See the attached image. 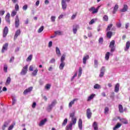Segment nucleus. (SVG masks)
<instances>
[{
  "instance_id": "nucleus-1",
  "label": "nucleus",
  "mask_w": 130,
  "mask_h": 130,
  "mask_svg": "<svg viewBox=\"0 0 130 130\" xmlns=\"http://www.w3.org/2000/svg\"><path fill=\"white\" fill-rule=\"evenodd\" d=\"M109 47L110 48V52L111 53L115 51V41H111V42L110 43Z\"/></svg>"
},
{
  "instance_id": "nucleus-41",
  "label": "nucleus",
  "mask_w": 130,
  "mask_h": 130,
  "mask_svg": "<svg viewBox=\"0 0 130 130\" xmlns=\"http://www.w3.org/2000/svg\"><path fill=\"white\" fill-rule=\"evenodd\" d=\"M67 123H68V118L64 119V120H63V121L62 123V125L63 126H64V125H66Z\"/></svg>"
},
{
  "instance_id": "nucleus-31",
  "label": "nucleus",
  "mask_w": 130,
  "mask_h": 130,
  "mask_svg": "<svg viewBox=\"0 0 130 130\" xmlns=\"http://www.w3.org/2000/svg\"><path fill=\"white\" fill-rule=\"evenodd\" d=\"M94 89H96L97 90H99V89H101V86L98 84H96L93 86Z\"/></svg>"
},
{
  "instance_id": "nucleus-27",
  "label": "nucleus",
  "mask_w": 130,
  "mask_h": 130,
  "mask_svg": "<svg viewBox=\"0 0 130 130\" xmlns=\"http://www.w3.org/2000/svg\"><path fill=\"white\" fill-rule=\"evenodd\" d=\"M129 46H130V42L127 41L126 43V47H125L124 50L125 51H126L127 50H128V49H129Z\"/></svg>"
},
{
  "instance_id": "nucleus-51",
  "label": "nucleus",
  "mask_w": 130,
  "mask_h": 130,
  "mask_svg": "<svg viewBox=\"0 0 130 130\" xmlns=\"http://www.w3.org/2000/svg\"><path fill=\"white\" fill-rule=\"evenodd\" d=\"M27 9H28V5H25L22 7V10H23V11H27Z\"/></svg>"
},
{
  "instance_id": "nucleus-53",
  "label": "nucleus",
  "mask_w": 130,
  "mask_h": 130,
  "mask_svg": "<svg viewBox=\"0 0 130 130\" xmlns=\"http://www.w3.org/2000/svg\"><path fill=\"white\" fill-rule=\"evenodd\" d=\"M55 104H56V100H54L52 102L51 105L53 107L54 106H55Z\"/></svg>"
},
{
  "instance_id": "nucleus-13",
  "label": "nucleus",
  "mask_w": 130,
  "mask_h": 130,
  "mask_svg": "<svg viewBox=\"0 0 130 130\" xmlns=\"http://www.w3.org/2000/svg\"><path fill=\"white\" fill-rule=\"evenodd\" d=\"M128 9V7L127 6V5L126 4H124L123 5V9L120 10V12H121L122 13H125V12L127 11Z\"/></svg>"
},
{
  "instance_id": "nucleus-61",
  "label": "nucleus",
  "mask_w": 130,
  "mask_h": 130,
  "mask_svg": "<svg viewBox=\"0 0 130 130\" xmlns=\"http://www.w3.org/2000/svg\"><path fill=\"white\" fill-rule=\"evenodd\" d=\"M94 23H95V20L92 19V20L89 22V25H92V24H94Z\"/></svg>"
},
{
  "instance_id": "nucleus-20",
  "label": "nucleus",
  "mask_w": 130,
  "mask_h": 130,
  "mask_svg": "<svg viewBox=\"0 0 130 130\" xmlns=\"http://www.w3.org/2000/svg\"><path fill=\"white\" fill-rule=\"evenodd\" d=\"M110 55H112V53H110V52H107L105 55V60H108L109 59V56H110Z\"/></svg>"
},
{
  "instance_id": "nucleus-8",
  "label": "nucleus",
  "mask_w": 130,
  "mask_h": 130,
  "mask_svg": "<svg viewBox=\"0 0 130 130\" xmlns=\"http://www.w3.org/2000/svg\"><path fill=\"white\" fill-rule=\"evenodd\" d=\"M33 90V87L30 86L28 88L26 89L24 92L23 94L24 95H27L28 93H30V92H31V91Z\"/></svg>"
},
{
  "instance_id": "nucleus-63",
  "label": "nucleus",
  "mask_w": 130,
  "mask_h": 130,
  "mask_svg": "<svg viewBox=\"0 0 130 130\" xmlns=\"http://www.w3.org/2000/svg\"><path fill=\"white\" fill-rule=\"evenodd\" d=\"M16 101H17V100L15 99H12V105H15Z\"/></svg>"
},
{
  "instance_id": "nucleus-38",
  "label": "nucleus",
  "mask_w": 130,
  "mask_h": 130,
  "mask_svg": "<svg viewBox=\"0 0 130 130\" xmlns=\"http://www.w3.org/2000/svg\"><path fill=\"white\" fill-rule=\"evenodd\" d=\"M103 21H105V22H108V16L107 15H104L103 18Z\"/></svg>"
},
{
  "instance_id": "nucleus-50",
  "label": "nucleus",
  "mask_w": 130,
  "mask_h": 130,
  "mask_svg": "<svg viewBox=\"0 0 130 130\" xmlns=\"http://www.w3.org/2000/svg\"><path fill=\"white\" fill-rule=\"evenodd\" d=\"M53 108V107L51 105H49L47 108L48 111H51Z\"/></svg>"
},
{
  "instance_id": "nucleus-55",
  "label": "nucleus",
  "mask_w": 130,
  "mask_h": 130,
  "mask_svg": "<svg viewBox=\"0 0 130 130\" xmlns=\"http://www.w3.org/2000/svg\"><path fill=\"white\" fill-rule=\"evenodd\" d=\"M50 87H51V85L49 84H46L45 86V89H47V90L50 89Z\"/></svg>"
},
{
  "instance_id": "nucleus-37",
  "label": "nucleus",
  "mask_w": 130,
  "mask_h": 130,
  "mask_svg": "<svg viewBox=\"0 0 130 130\" xmlns=\"http://www.w3.org/2000/svg\"><path fill=\"white\" fill-rule=\"evenodd\" d=\"M16 125V123L14 122L13 124H12L9 127L8 130H12L14 128V126Z\"/></svg>"
},
{
  "instance_id": "nucleus-52",
  "label": "nucleus",
  "mask_w": 130,
  "mask_h": 130,
  "mask_svg": "<svg viewBox=\"0 0 130 130\" xmlns=\"http://www.w3.org/2000/svg\"><path fill=\"white\" fill-rule=\"evenodd\" d=\"M99 43H100V44H103V38H100L99 39Z\"/></svg>"
},
{
  "instance_id": "nucleus-16",
  "label": "nucleus",
  "mask_w": 130,
  "mask_h": 130,
  "mask_svg": "<svg viewBox=\"0 0 130 130\" xmlns=\"http://www.w3.org/2000/svg\"><path fill=\"white\" fill-rule=\"evenodd\" d=\"M77 123V118H71V122L69 124H71V126L75 125Z\"/></svg>"
},
{
  "instance_id": "nucleus-26",
  "label": "nucleus",
  "mask_w": 130,
  "mask_h": 130,
  "mask_svg": "<svg viewBox=\"0 0 130 130\" xmlns=\"http://www.w3.org/2000/svg\"><path fill=\"white\" fill-rule=\"evenodd\" d=\"M118 5L117 4L115 5V7H114V9L113 11V14H115L116 12H117V10H118Z\"/></svg>"
},
{
  "instance_id": "nucleus-33",
  "label": "nucleus",
  "mask_w": 130,
  "mask_h": 130,
  "mask_svg": "<svg viewBox=\"0 0 130 130\" xmlns=\"http://www.w3.org/2000/svg\"><path fill=\"white\" fill-rule=\"evenodd\" d=\"M112 36V31H108V32H107V37L108 38H111Z\"/></svg>"
},
{
  "instance_id": "nucleus-54",
  "label": "nucleus",
  "mask_w": 130,
  "mask_h": 130,
  "mask_svg": "<svg viewBox=\"0 0 130 130\" xmlns=\"http://www.w3.org/2000/svg\"><path fill=\"white\" fill-rule=\"evenodd\" d=\"M108 111H109V108H108V107H106L105 108V114H107L108 113Z\"/></svg>"
},
{
  "instance_id": "nucleus-64",
  "label": "nucleus",
  "mask_w": 130,
  "mask_h": 130,
  "mask_svg": "<svg viewBox=\"0 0 130 130\" xmlns=\"http://www.w3.org/2000/svg\"><path fill=\"white\" fill-rule=\"evenodd\" d=\"M51 46H52V41H50L49 42L48 47H51Z\"/></svg>"
},
{
  "instance_id": "nucleus-48",
  "label": "nucleus",
  "mask_w": 130,
  "mask_h": 130,
  "mask_svg": "<svg viewBox=\"0 0 130 130\" xmlns=\"http://www.w3.org/2000/svg\"><path fill=\"white\" fill-rule=\"evenodd\" d=\"M112 24H109L106 29L107 31H110V29H111V28L112 27Z\"/></svg>"
},
{
  "instance_id": "nucleus-44",
  "label": "nucleus",
  "mask_w": 130,
  "mask_h": 130,
  "mask_svg": "<svg viewBox=\"0 0 130 130\" xmlns=\"http://www.w3.org/2000/svg\"><path fill=\"white\" fill-rule=\"evenodd\" d=\"M44 29V26H42L38 30V33H41V32H42V31H43Z\"/></svg>"
},
{
  "instance_id": "nucleus-21",
  "label": "nucleus",
  "mask_w": 130,
  "mask_h": 130,
  "mask_svg": "<svg viewBox=\"0 0 130 130\" xmlns=\"http://www.w3.org/2000/svg\"><path fill=\"white\" fill-rule=\"evenodd\" d=\"M89 58V55L84 56L83 58V63L84 64H86L87 63V60H88V59Z\"/></svg>"
},
{
  "instance_id": "nucleus-39",
  "label": "nucleus",
  "mask_w": 130,
  "mask_h": 130,
  "mask_svg": "<svg viewBox=\"0 0 130 130\" xmlns=\"http://www.w3.org/2000/svg\"><path fill=\"white\" fill-rule=\"evenodd\" d=\"M32 55H30L26 59V61H31L32 60Z\"/></svg>"
},
{
  "instance_id": "nucleus-29",
  "label": "nucleus",
  "mask_w": 130,
  "mask_h": 130,
  "mask_svg": "<svg viewBox=\"0 0 130 130\" xmlns=\"http://www.w3.org/2000/svg\"><path fill=\"white\" fill-rule=\"evenodd\" d=\"M118 108H119V112L120 113H123V107H122V105H119Z\"/></svg>"
},
{
  "instance_id": "nucleus-46",
  "label": "nucleus",
  "mask_w": 130,
  "mask_h": 130,
  "mask_svg": "<svg viewBox=\"0 0 130 130\" xmlns=\"http://www.w3.org/2000/svg\"><path fill=\"white\" fill-rule=\"evenodd\" d=\"M64 59H66V55H63L61 57V59H60L61 62H64L63 61H64Z\"/></svg>"
},
{
  "instance_id": "nucleus-40",
  "label": "nucleus",
  "mask_w": 130,
  "mask_h": 130,
  "mask_svg": "<svg viewBox=\"0 0 130 130\" xmlns=\"http://www.w3.org/2000/svg\"><path fill=\"white\" fill-rule=\"evenodd\" d=\"M82 76V68L80 67L78 71V77L80 78Z\"/></svg>"
},
{
  "instance_id": "nucleus-36",
  "label": "nucleus",
  "mask_w": 130,
  "mask_h": 130,
  "mask_svg": "<svg viewBox=\"0 0 130 130\" xmlns=\"http://www.w3.org/2000/svg\"><path fill=\"white\" fill-rule=\"evenodd\" d=\"M120 120L122 122V123H124L125 124H127L128 123L127 120L126 119H121Z\"/></svg>"
},
{
  "instance_id": "nucleus-58",
  "label": "nucleus",
  "mask_w": 130,
  "mask_h": 130,
  "mask_svg": "<svg viewBox=\"0 0 130 130\" xmlns=\"http://www.w3.org/2000/svg\"><path fill=\"white\" fill-rule=\"evenodd\" d=\"M77 75H78V73L77 72L75 73L74 75L71 78V81H73L74 79H75V78H76V77H77Z\"/></svg>"
},
{
  "instance_id": "nucleus-62",
  "label": "nucleus",
  "mask_w": 130,
  "mask_h": 130,
  "mask_svg": "<svg viewBox=\"0 0 130 130\" xmlns=\"http://www.w3.org/2000/svg\"><path fill=\"white\" fill-rule=\"evenodd\" d=\"M5 13H6V12L4 10H1L0 11V15H1V16H4V15H5Z\"/></svg>"
},
{
  "instance_id": "nucleus-4",
  "label": "nucleus",
  "mask_w": 130,
  "mask_h": 130,
  "mask_svg": "<svg viewBox=\"0 0 130 130\" xmlns=\"http://www.w3.org/2000/svg\"><path fill=\"white\" fill-rule=\"evenodd\" d=\"M10 123H11V120H8L5 122H4V123L3 124V125L2 126V130H5L6 129V127H8L9 124H10Z\"/></svg>"
},
{
  "instance_id": "nucleus-42",
  "label": "nucleus",
  "mask_w": 130,
  "mask_h": 130,
  "mask_svg": "<svg viewBox=\"0 0 130 130\" xmlns=\"http://www.w3.org/2000/svg\"><path fill=\"white\" fill-rule=\"evenodd\" d=\"M55 19H56V17L55 16H52L51 17V21L53 23L55 22Z\"/></svg>"
},
{
  "instance_id": "nucleus-34",
  "label": "nucleus",
  "mask_w": 130,
  "mask_h": 130,
  "mask_svg": "<svg viewBox=\"0 0 130 130\" xmlns=\"http://www.w3.org/2000/svg\"><path fill=\"white\" fill-rule=\"evenodd\" d=\"M37 73H38V69H36L34 71V72L31 73V75L34 77L37 76Z\"/></svg>"
},
{
  "instance_id": "nucleus-22",
  "label": "nucleus",
  "mask_w": 130,
  "mask_h": 130,
  "mask_svg": "<svg viewBox=\"0 0 130 130\" xmlns=\"http://www.w3.org/2000/svg\"><path fill=\"white\" fill-rule=\"evenodd\" d=\"M92 126L93 127L94 130H98V124L97 123V122L96 121L93 122Z\"/></svg>"
},
{
  "instance_id": "nucleus-25",
  "label": "nucleus",
  "mask_w": 130,
  "mask_h": 130,
  "mask_svg": "<svg viewBox=\"0 0 130 130\" xmlns=\"http://www.w3.org/2000/svg\"><path fill=\"white\" fill-rule=\"evenodd\" d=\"M65 130H73V126H72V124L67 125L66 127Z\"/></svg>"
},
{
  "instance_id": "nucleus-59",
  "label": "nucleus",
  "mask_w": 130,
  "mask_h": 130,
  "mask_svg": "<svg viewBox=\"0 0 130 130\" xmlns=\"http://www.w3.org/2000/svg\"><path fill=\"white\" fill-rule=\"evenodd\" d=\"M15 11L17 12V11H19V5L16 4L15 6Z\"/></svg>"
},
{
  "instance_id": "nucleus-6",
  "label": "nucleus",
  "mask_w": 130,
  "mask_h": 130,
  "mask_svg": "<svg viewBox=\"0 0 130 130\" xmlns=\"http://www.w3.org/2000/svg\"><path fill=\"white\" fill-rule=\"evenodd\" d=\"M8 33H9V28L8 26H5L4 30H3V37L4 38H6L7 36L8 35Z\"/></svg>"
},
{
  "instance_id": "nucleus-30",
  "label": "nucleus",
  "mask_w": 130,
  "mask_h": 130,
  "mask_svg": "<svg viewBox=\"0 0 130 130\" xmlns=\"http://www.w3.org/2000/svg\"><path fill=\"white\" fill-rule=\"evenodd\" d=\"M65 63L64 62H61L59 65V69L62 70H63V68H64Z\"/></svg>"
},
{
  "instance_id": "nucleus-11",
  "label": "nucleus",
  "mask_w": 130,
  "mask_h": 130,
  "mask_svg": "<svg viewBox=\"0 0 130 130\" xmlns=\"http://www.w3.org/2000/svg\"><path fill=\"white\" fill-rule=\"evenodd\" d=\"M61 4L62 6V9L63 10V11H66V10H67V7L68 6L67 3L66 2V0H61Z\"/></svg>"
},
{
  "instance_id": "nucleus-32",
  "label": "nucleus",
  "mask_w": 130,
  "mask_h": 130,
  "mask_svg": "<svg viewBox=\"0 0 130 130\" xmlns=\"http://www.w3.org/2000/svg\"><path fill=\"white\" fill-rule=\"evenodd\" d=\"M55 35L56 36V35H58L59 36H60V35H62V31H60V30H57L55 31Z\"/></svg>"
},
{
  "instance_id": "nucleus-5",
  "label": "nucleus",
  "mask_w": 130,
  "mask_h": 130,
  "mask_svg": "<svg viewBox=\"0 0 130 130\" xmlns=\"http://www.w3.org/2000/svg\"><path fill=\"white\" fill-rule=\"evenodd\" d=\"M86 116L88 119H90L92 117V112H91V109L88 108L86 110Z\"/></svg>"
},
{
  "instance_id": "nucleus-47",
  "label": "nucleus",
  "mask_w": 130,
  "mask_h": 130,
  "mask_svg": "<svg viewBox=\"0 0 130 130\" xmlns=\"http://www.w3.org/2000/svg\"><path fill=\"white\" fill-rule=\"evenodd\" d=\"M17 15V11L14 10L11 13V17H15Z\"/></svg>"
},
{
  "instance_id": "nucleus-35",
  "label": "nucleus",
  "mask_w": 130,
  "mask_h": 130,
  "mask_svg": "<svg viewBox=\"0 0 130 130\" xmlns=\"http://www.w3.org/2000/svg\"><path fill=\"white\" fill-rule=\"evenodd\" d=\"M120 126H121V124H120V123H117L115 126L113 128V129L116 130L117 128H119V127H120Z\"/></svg>"
},
{
  "instance_id": "nucleus-19",
  "label": "nucleus",
  "mask_w": 130,
  "mask_h": 130,
  "mask_svg": "<svg viewBox=\"0 0 130 130\" xmlns=\"http://www.w3.org/2000/svg\"><path fill=\"white\" fill-rule=\"evenodd\" d=\"M76 101H78V99H73V101H72L69 104V107L70 108H71V107H72V106H73V105H74V104H75V102H76Z\"/></svg>"
},
{
  "instance_id": "nucleus-12",
  "label": "nucleus",
  "mask_w": 130,
  "mask_h": 130,
  "mask_svg": "<svg viewBox=\"0 0 130 130\" xmlns=\"http://www.w3.org/2000/svg\"><path fill=\"white\" fill-rule=\"evenodd\" d=\"M78 29H79V25L75 24L73 25V31L74 34H77Z\"/></svg>"
},
{
  "instance_id": "nucleus-45",
  "label": "nucleus",
  "mask_w": 130,
  "mask_h": 130,
  "mask_svg": "<svg viewBox=\"0 0 130 130\" xmlns=\"http://www.w3.org/2000/svg\"><path fill=\"white\" fill-rule=\"evenodd\" d=\"M4 71L5 73H8V66L7 64L4 66Z\"/></svg>"
},
{
  "instance_id": "nucleus-9",
  "label": "nucleus",
  "mask_w": 130,
  "mask_h": 130,
  "mask_svg": "<svg viewBox=\"0 0 130 130\" xmlns=\"http://www.w3.org/2000/svg\"><path fill=\"white\" fill-rule=\"evenodd\" d=\"M9 46V44H8V43H5L3 47H2V53H4V52L5 51H7V50H8V47Z\"/></svg>"
},
{
  "instance_id": "nucleus-49",
  "label": "nucleus",
  "mask_w": 130,
  "mask_h": 130,
  "mask_svg": "<svg viewBox=\"0 0 130 130\" xmlns=\"http://www.w3.org/2000/svg\"><path fill=\"white\" fill-rule=\"evenodd\" d=\"M94 68H98V60L96 59L94 60Z\"/></svg>"
},
{
  "instance_id": "nucleus-3",
  "label": "nucleus",
  "mask_w": 130,
  "mask_h": 130,
  "mask_svg": "<svg viewBox=\"0 0 130 130\" xmlns=\"http://www.w3.org/2000/svg\"><path fill=\"white\" fill-rule=\"evenodd\" d=\"M100 7H101V6H99L96 9H95L94 7H91V8H90L89 9V12H92V14H96L97 13H98V10H99V9H100Z\"/></svg>"
},
{
  "instance_id": "nucleus-43",
  "label": "nucleus",
  "mask_w": 130,
  "mask_h": 130,
  "mask_svg": "<svg viewBox=\"0 0 130 130\" xmlns=\"http://www.w3.org/2000/svg\"><path fill=\"white\" fill-rule=\"evenodd\" d=\"M11 83V77H8L6 80V85H9Z\"/></svg>"
},
{
  "instance_id": "nucleus-2",
  "label": "nucleus",
  "mask_w": 130,
  "mask_h": 130,
  "mask_svg": "<svg viewBox=\"0 0 130 130\" xmlns=\"http://www.w3.org/2000/svg\"><path fill=\"white\" fill-rule=\"evenodd\" d=\"M27 72H28V65L26 64L24 66L20 73V75L21 76H25L26 74H27Z\"/></svg>"
},
{
  "instance_id": "nucleus-7",
  "label": "nucleus",
  "mask_w": 130,
  "mask_h": 130,
  "mask_svg": "<svg viewBox=\"0 0 130 130\" xmlns=\"http://www.w3.org/2000/svg\"><path fill=\"white\" fill-rule=\"evenodd\" d=\"M15 28H18L20 26V20L19 19V16L17 15L15 17Z\"/></svg>"
},
{
  "instance_id": "nucleus-10",
  "label": "nucleus",
  "mask_w": 130,
  "mask_h": 130,
  "mask_svg": "<svg viewBox=\"0 0 130 130\" xmlns=\"http://www.w3.org/2000/svg\"><path fill=\"white\" fill-rule=\"evenodd\" d=\"M104 74H105V67H102L101 69V72L99 75L100 78H103V76H104Z\"/></svg>"
},
{
  "instance_id": "nucleus-15",
  "label": "nucleus",
  "mask_w": 130,
  "mask_h": 130,
  "mask_svg": "<svg viewBox=\"0 0 130 130\" xmlns=\"http://www.w3.org/2000/svg\"><path fill=\"white\" fill-rule=\"evenodd\" d=\"M78 127L80 130H82L83 129V121H82V119H79Z\"/></svg>"
},
{
  "instance_id": "nucleus-60",
  "label": "nucleus",
  "mask_w": 130,
  "mask_h": 130,
  "mask_svg": "<svg viewBox=\"0 0 130 130\" xmlns=\"http://www.w3.org/2000/svg\"><path fill=\"white\" fill-rule=\"evenodd\" d=\"M14 59H15V57L14 56L11 57V58L9 60V62H14Z\"/></svg>"
},
{
  "instance_id": "nucleus-28",
  "label": "nucleus",
  "mask_w": 130,
  "mask_h": 130,
  "mask_svg": "<svg viewBox=\"0 0 130 130\" xmlns=\"http://www.w3.org/2000/svg\"><path fill=\"white\" fill-rule=\"evenodd\" d=\"M95 94H91L89 96H88V99H87V101H91V100H92V99H93V98H94V97H95Z\"/></svg>"
},
{
  "instance_id": "nucleus-24",
  "label": "nucleus",
  "mask_w": 130,
  "mask_h": 130,
  "mask_svg": "<svg viewBox=\"0 0 130 130\" xmlns=\"http://www.w3.org/2000/svg\"><path fill=\"white\" fill-rule=\"evenodd\" d=\"M56 53L57 55V56H60L61 55V53H60V50H59V48L58 47H56Z\"/></svg>"
},
{
  "instance_id": "nucleus-17",
  "label": "nucleus",
  "mask_w": 130,
  "mask_h": 130,
  "mask_svg": "<svg viewBox=\"0 0 130 130\" xmlns=\"http://www.w3.org/2000/svg\"><path fill=\"white\" fill-rule=\"evenodd\" d=\"M10 13H8L5 17V20L7 22V23H8V24H10L11 22L10 21Z\"/></svg>"
},
{
  "instance_id": "nucleus-18",
  "label": "nucleus",
  "mask_w": 130,
  "mask_h": 130,
  "mask_svg": "<svg viewBox=\"0 0 130 130\" xmlns=\"http://www.w3.org/2000/svg\"><path fill=\"white\" fill-rule=\"evenodd\" d=\"M47 121V119L45 118L43 120H42L40 123L39 124V126H42V125H44L45 124V122Z\"/></svg>"
},
{
  "instance_id": "nucleus-14",
  "label": "nucleus",
  "mask_w": 130,
  "mask_h": 130,
  "mask_svg": "<svg viewBox=\"0 0 130 130\" xmlns=\"http://www.w3.org/2000/svg\"><path fill=\"white\" fill-rule=\"evenodd\" d=\"M20 34H21V30L18 29L15 32V36L14 37V40H16V39H17V38H18V36H19V35H20Z\"/></svg>"
},
{
  "instance_id": "nucleus-56",
  "label": "nucleus",
  "mask_w": 130,
  "mask_h": 130,
  "mask_svg": "<svg viewBox=\"0 0 130 130\" xmlns=\"http://www.w3.org/2000/svg\"><path fill=\"white\" fill-rule=\"evenodd\" d=\"M50 63H55V59L53 58H52L49 62Z\"/></svg>"
},
{
  "instance_id": "nucleus-57",
  "label": "nucleus",
  "mask_w": 130,
  "mask_h": 130,
  "mask_svg": "<svg viewBox=\"0 0 130 130\" xmlns=\"http://www.w3.org/2000/svg\"><path fill=\"white\" fill-rule=\"evenodd\" d=\"M70 117H71V118H75L76 117H75V113H70Z\"/></svg>"
},
{
  "instance_id": "nucleus-23",
  "label": "nucleus",
  "mask_w": 130,
  "mask_h": 130,
  "mask_svg": "<svg viewBox=\"0 0 130 130\" xmlns=\"http://www.w3.org/2000/svg\"><path fill=\"white\" fill-rule=\"evenodd\" d=\"M118 91H119V83H117L115 86L114 92H115V93H117Z\"/></svg>"
}]
</instances>
